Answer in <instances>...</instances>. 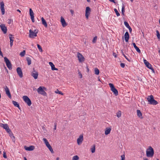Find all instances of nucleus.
Returning <instances> with one entry per match:
<instances>
[{
	"instance_id": "4c0bfd02",
	"label": "nucleus",
	"mask_w": 160,
	"mask_h": 160,
	"mask_svg": "<svg viewBox=\"0 0 160 160\" xmlns=\"http://www.w3.org/2000/svg\"><path fill=\"white\" fill-rule=\"evenodd\" d=\"M55 92L56 93L61 94L62 95H63V93L60 91H59L58 90H57L56 91H55Z\"/></svg>"
},
{
	"instance_id": "79ce46f5",
	"label": "nucleus",
	"mask_w": 160,
	"mask_h": 160,
	"mask_svg": "<svg viewBox=\"0 0 160 160\" xmlns=\"http://www.w3.org/2000/svg\"><path fill=\"white\" fill-rule=\"evenodd\" d=\"M157 36L158 39H160V34L158 30L156 31Z\"/></svg>"
},
{
	"instance_id": "680f3d73",
	"label": "nucleus",
	"mask_w": 160,
	"mask_h": 160,
	"mask_svg": "<svg viewBox=\"0 0 160 160\" xmlns=\"http://www.w3.org/2000/svg\"><path fill=\"white\" fill-rule=\"evenodd\" d=\"M17 11L19 12L20 13L21 12V11L19 9H17Z\"/></svg>"
},
{
	"instance_id": "5fc2aeb1",
	"label": "nucleus",
	"mask_w": 160,
	"mask_h": 160,
	"mask_svg": "<svg viewBox=\"0 0 160 160\" xmlns=\"http://www.w3.org/2000/svg\"><path fill=\"white\" fill-rule=\"evenodd\" d=\"M128 28L129 29V32H131L132 31V29L130 27H129Z\"/></svg>"
},
{
	"instance_id": "4d7b16f0",
	"label": "nucleus",
	"mask_w": 160,
	"mask_h": 160,
	"mask_svg": "<svg viewBox=\"0 0 160 160\" xmlns=\"http://www.w3.org/2000/svg\"><path fill=\"white\" fill-rule=\"evenodd\" d=\"M109 1L111 2H113L115 3V2L114 0H109Z\"/></svg>"
},
{
	"instance_id": "a878e982",
	"label": "nucleus",
	"mask_w": 160,
	"mask_h": 160,
	"mask_svg": "<svg viewBox=\"0 0 160 160\" xmlns=\"http://www.w3.org/2000/svg\"><path fill=\"white\" fill-rule=\"evenodd\" d=\"M132 44L133 45L134 47V48L138 52L140 53L141 52V51L140 49L136 45V44L135 43H132Z\"/></svg>"
},
{
	"instance_id": "09e8293b",
	"label": "nucleus",
	"mask_w": 160,
	"mask_h": 160,
	"mask_svg": "<svg viewBox=\"0 0 160 160\" xmlns=\"http://www.w3.org/2000/svg\"><path fill=\"white\" fill-rule=\"evenodd\" d=\"M120 66L121 67L123 68L125 67V64L123 63H121L120 64Z\"/></svg>"
},
{
	"instance_id": "a18cd8bd",
	"label": "nucleus",
	"mask_w": 160,
	"mask_h": 160,
	"mask_svg": "<svg viewBox=\"0 0 160 160\" xmlns=\"http://www.w3.org/2000/svg\"><path fill=\"white\" fill-rule=\"evenodd\" d=\"M122 53L124 57L126 58V59L128 61H130L128 59L127 57L123 53L122 51Z\"/></svg>"
},
{
	"instance_id": "f3484780",
	"label": "nucleus",
	"mask_w": 160,
	"mask_h": 160,
	"mask_svg": "<svg viewBox=\"0 0 160 160\" xmlns=\"http://www.w3.org/2000/svg\"><path fill=\"white\" fill-rule=\"evenodd\" d=\"M0 9L2 12V13L3 15L5 13V9L4 8V3L3 2H0Z\"/></svg>"
},
{
	"instance_id": "e2e57ef3",
	"label": "nucleus",
	"mask_w": 160,
	"mask_h": 160,
	"mask_svg": "<svg viewBox=\"0 0 160 160\" xmlns=\"http://www.w3.org/2000/svg\"><path fill=\"white\" fill-rule=\"evenodd\" d=\"M24 160H27V158L25 157L24 158Z\"/></svg>"
},
{
	"instance_id": "f03ea898",
	"label": "nucleus",
	"mask_w": 160,
	"mask_h": 160,
	"mask_svg": "<svg viewBox=\"0 0 160 160\" xmlns=\"http://www.w3.org/2000/svg\"><path fill=\"white\" fill-rule=\"evenodd\" d=\"M147 99L148 103L150 104L155 105L158 104V102L154 99L152 95L148 96L147 98Z\"/></svg>"
},
{
	"instance_id": "412c9836",
	"label": "nucleus",
	"mask_w": 160,
	"mask_h": 160,
	"mask_svg": "<svg viewBox=\"0 0 160 160\" xmlns=\"http://www.w3.org/2000/svg\"><path fill=\"white\" fill-rule=\"evenodd\" d=\"M9 38L10 40V45L11 47L13 44L14 37H12V35L10 34Z\"/></svg>"
},
{
	"instance_id": "f8f14e48",
	"label": "nucleus",
	"mask_w": 160,
	"mask_h": 160,
	"mask_svg": "<svg viewBox=\"0 0 160 160\" xmlns=\"http://www.w3.org/2000/svg\"><path fill=\"white\" fill-rule=\"evenodd\" d=\"M60 22L62 25L63 27H65L68 25V24L66 22L64 19L62 17H61L60 18Z\"/></svg>"
},
{
	"instance_id": "e433bc0d",
	"label": "nucleus",
	"mask_w": 160,
	"mask_h": 160,
	"mask_svg": "<svg viewBox=\"0 0 160 160\" xmlns=\"http://www.w3.org/2000/svg\"><path fill=\"white\" fill-rule=\"evenodd\" d=\"M37 47H38V49L39 51L41 52H42V50L41 47L39 44H37Z\"/></svg>"
},
{
	"instance_id": "3c124183",
	"label": "nucleus",
	"mask_w": 160,
	"mask_h": 160,
	"mask_svg": "<svg viewBox=\"0 0 160 160\" xmlns=\"http://www.w3.org/2000/svg\"><path fill=\"white\" fill-rule=\"evenodd\" d=\"M3 157L5 158H7V157L6 155V154L5 152H3Z\"/></svg>"
},
{
	"instance_id": "0eeeda50",
	"label": "nucleus",
	"mask_w": 160,
	"mask_h": 160,
	"mask_svg": "<svg viewBox=\"0 0 160 160\" xmlns=\"http://www.w3.org/2000/svg\"><path fill=\"white\" fill-rule=\"evenodd\" d=\"M83 140V134H81L77 139V144L78 145H81Z\"/></svg>"
},
{
	"instance_id": "864d4df0",
	"label": "nucleus",
	"mask_w": 160,
	"mask_h": 160,
	"mask_svg": "<svg viewBox=\"0 0 160 160\" xmlns=\"http://www.w3.org/2000/svg\"><path fill=\"white\" fill-rule=\"evenodd\" d=\"M56 127H57L56 123H54V130H55L56 129Z\"/></svg>"
},
{
	"instance_id": "aec40b11",
	"label": "nucleus",
	"mask_w": 160,
	"mask_h": 160,
	"mask_svg": "<svg viewBox=\"0 0 160 160\" xmlns=\"http://www.w3.org/2000/svg\"><path fill=\"white\" fill-rule=\"evenodd\" d=\"M124 38L125 41L127 42L128 41L129 39V34L128 32H126L124 35Z\"/></svg>"
},
{
	"instance_id": "7c9ffc66",
	"label": "nucleus",
	"mask_w": 160,
	"mask_h": 160,
	"mask_svg": "<svg viewBox=\"0 0 160 160\" xmlns=\"http://www.w3.org/2000/svg\"><path fill=\"white\" fill-rule=\"evenodd\" d=\"M12 103L15 106L18 107L19 109H20L19 104L17 102L15 101H12Z\"/></svg>"
},
{
	"instance_id": "5701e85b",
	"label": "nucleus",
	"mask_w": 160,
	"mask_h": 160,
	"mask_svg": "<svg viewBox=\"0 0 160 160\" xmlns=\"http://www.w3.org/2000/svg\"><path fill=\"white\" fill-rule=\"evenodd\" d=\"M49 65L51 66V69L52 70H58V69L55 67V66L54 64L51 62H49Z\"/></svg>"
},
{
	"instance_id": "6e6d98bb",
	"label": "nucleus",
	"mask_w": 160,
	"mask_h": 160,
	"mask_svg": "<svg viewBox=\"0 0 160 160\" xmlns=\"http://www.w3.org/2000/svg\"><path fill=\"white\" fill-rule=\"evenodd\" d=\"M113 56H114V57H115V58H116V57H117V56H116V54H115V53H113Z\"/></svg>"
},
{
	"instance_id": "20e7f679",
	"label": "nucleus",
	"mask_w": 160,
	"mask_h": 160,
	"mask_svg": "<svg viewBox=\"0 0 160 160\" xmlns=\"http://www.w3.org/2000/svg\"><path fill=\"white\" fill-rule=\"evenodd\" d=\"M46 88L44 87L40 86L37 89V92L39 94L45 95L46 94V93L44 91V89H46Z\"/></svg>"
},
{
	"instance_id": "6ab92c4d",
	"label": "nucleus",
	"mask_w": 160,
	"mask_h": 160,
	"mask_svg": "<svg viewBox=\"0 0 160 160\" xmlns=\"http://www.w3.org/2000/svg\"><path fill=\"white\" fill-rule=\"evenodd\" d=\"M35 148V147L33 146H30L29 147L25 146L24 147L25 149L28 151H31L33 150Z\"/></svg>"
},
{
	"instance_id": "58836bf2",
	"label": "nucleus",
	"mask_w": 160,
	"mask_h": 160,
	"mask_svg": "<svg viewBox=\"0 0 160 160\" xmlns=\"http://www.w3.org/2000/svg\"><path fill=\"white\" fill-rule=\"evenodd\" d=\"M121 112L120 111H118L117 113V116L119 118L121 116Z\"/></svg>"
},
{
	"instance_id": "69168bd1",
	"label": "nucleus",
	"mask_w": 160,
	"mask_h": 160,
	"mask_svg": "<svg viewBox=\"0 0 160 160\" xmlns=\"http://www.w3.org/2000/svg\"><path fill=\"white\" fill-rule=\"evenodd\" d=\"M36 89L35 88H33V90H34V91Z\"/></svg>"
},
{
	"instance_id": "f257e3e1",
	"label": "nucleus",
	"mask_w": 160,
	"mask_h": 160,
	"mask_svg": "<svg viewBox=\"0 0 160 160\" xmlns=\"http://www.w3.org/2000/svg\"><path fill=\"white\" fill-rule=\"evenodd\" d=\"M154 155L153 149L151 146H149L146 150V155L147 157L152 158Z\"/></svg>"
},
{
	"instance_id": "c03bdc74",
	"label": "nucleus",
	"mask_w": 160,
	"mask_h": 160,
	"mask_svg": "<svg viewBox=\"0 0 160 160\" xmlns=\"http://www.w3.org/2000/svg\"><path fill=\"white\" fill-rule=\"evenodd\" d=\"M13 22V20L11 19H8V23L9 24H11Z\"/></svg>"
},
{
	"instance_id": "1a4fd4ad",
	"label": "nucleus",
	"mask_w": 160,
	"mask_h": 160,
	"mask_svg": "<svg viewBox=\"0 0 160 160\" xmlns=\"http://www.w3.org/2000/svg\"><path fill=\"white\" fill-rule=\"evenodd\" d=\"M1 127L3 128L4 129L6 130L8 132H9L11 131L9 129L8 126L7 124H1L0 125Z\"/></svg>"
},
{
	"instance_id": "ea45409f",
	"label": "nucleus",
	"mask_w": 160,
	"mask_h": 160,
	"mask_svg": "<svg viewBox=\"0 0 160 160\" xmlns=\"http://www.w3.org/2000/svg\"><path fill=\"white\" fill-rule=\"evenodd\" d=\"M25 54V50H23L22 52H20V55L21 57L24 56Z\"/></svg>"
},
{
	"instance_id": "f704fd0d",
	"label": "nucleus",
	"mask_w": 160,
	"mask_h": 160,
	"mask_svg": "<svg viewBox=\"0 0 160 160\" xmlns=\"http://www.w3.org/2000/svg\"><path fill=\"white\" fill-rule=\"evenodd\" d=\"M125 12V7L124 5L123 4L122 6V12L123 15H124Z\"/></svg>"
},
{
	"instance_id": "dca6fc26",
	"label": "nucleus",
	"mask_w": 160,
	"mask_h": 160,
	"mask_svg": "<svg viewBox=\"0 0 160 160\" xmlns=\"http://www.w3.org/2000/svg\"><path fill=\"white\" fill-rule=\"evenodd\" d=\"M4 88L6 94L9 98H11V96L8 88L7 86H5Z\"/></svg>"
},
{
	"instance_id": "39448f33",
	"label": "nucleus",
	"mask_w": 160,
	"mask_h": 160,
	"mask_svg": "<svg viewBox=\"0 0 160 160\" xmlns=\"http://www.w3.org/2000/svg\"><path fill=\"white\" fill-rule=\"evenodd\" d=\"M109 87L111 88V90L116 96L118 94V92L117 90L115 88L113 84L111 83L109 84Z\"/></svg>"
},
{
	"instance_id": "c85d7f7f",
	"label": "nucleus",
	"mask_w": 160,
	"mask_h": 160,
	"mask_svg": "<svg viewBox=\"0 0 160 160\" xmlns=\"http://www.w3.org/2000/svg\"><path fill=\"white\" fill-rule=\"evenodd\" d=\"M91 152L92 153L95 152V145H93L91 148Z\"/></svg>"
},
{
	"instance_id": "8fccbe9b",
	"label": "nucleus",
	"mask_w": 160,
	"mask_h": 160,
	"mask_svg": "<svg viewBox=\"0 0 160 160\" xmlns=\"http://www.w3.org/2000/svg\"><path fill=\"white\" fill-rule=\"evenodd\" d=\"M78 73L79 76L80 77V78H82V74H81V73L80 72H79Z\"/></svg>"
},
{
	"instance_id": "b1692460",
	"label": "nucleus",
	"mask_w": 160,
	"mask_h": 160,
	"mask_svg": "<svg viewBox=\"0 0 160 160\" xmlns=\"http://www.w3.org/2000/svg\"><path fill=\"white\" fill-rule=\"evenodd\" d=\"M111 130V128H106L105 130V134L106 135H108L110 133Z\"/></svg>"
},
{
	"instance_id": "a19ab883",
	"label": "nucleus",
	"mask_w": 160,
	"mask_h": 160,
	"mask_svg": "<svg viewBox=\"0 0 160 160\" xmlns=\"http://www.w3.org/2000/svg\"><path fill=\"white\" fill-rule=\"evenodd\" d=\"M114 11L115 12L117 17H118L120 16V14L116 8L114 9Z\"/></svg>"
},
{
	"instance_id": "49530a36",
	"label": "nucleus",
	"mask_w": 160,
	"mask_h": 160,
	"mask_svg": "<svg viewBox=\"0 0 160 160\" xmlns=\"http://www.w3.org/2000/svg\"><path fill=\"white\" fill-rule=\"evenodd\" d=\"M121 160H125V156L124 155H122L121 156Z\"/></svg>"
},
{
	"instance_id": "ddd939ff",
	"label": "nucleus",
	"mask_w": 160,
	"mask_h": 160,
	"mask_svg": "<svg viewBox=\"0 0 160 160\" xmlns=\"http://www.w3.org/2000/svg\"><path fill=\"white\" fill-rule=\"evenodd\" d=\"M91 9L89 7H87L85 11V16L88 19V18L90 14Z\"/></svg>"
},
{
	"instance_id": "6e6552de",
	"label": "nucleus",
	"mask_w": 160,
	"mask_h": 160,
	"mask_svg": "<svg viewBox=\"0 0 160 160\" xmlns=\"http://www.w3.org/2000/svg\"><path fill=\"white\" fill-rule=\"evenodd\" d=\"M4 59L7 67L9 69H12V65L9 60L6 57L4 58Z\"/></svg>"
},
{
	"instance_id": "37998d69",
	"label": "nucleus",
	"mask_w": 160,
	"mask_h": 160,
	"mask_svg": "<svg viewBox=\"0 0 160 160\" xmlns=\"http://www.w3.org/2000/svg\"><path fill=\"white\" fill-rule=\"evenodd\" d=\"M124 24L125 26L128 28L130 27L128 23L126 22H124Z\"/></svg>"
},
{
	"instance_id": "a211bd4d",
	"label": "nucleus",
	"mask_w": 160,
	"mask_h": 160,
	"mask_svg": "<svg viewBox=\"0 0 160 160\" xmlns=\"http://www.w3.org/2000/svg\"><path fill=\"white\" fill-rule=\"evenodd\" d=\"M38 73L37 72L34 70L32 73V76L35 79H37L38 76Z\"/></svg>"
},
{
	"instance_id": "cd10ccee",
	"label": "nucleus",
	"mask_w": 160,
	"mask_h": 160,
	"mask_svg": "<svg viewBox=\"0 0 160 160\" xmlns=\"http://www.w3.org/2000/svg\"><path fill=\"white\" fill-rule=\"evenodd\" d=\"M43 140L47 147V146H48L50 145L49 143V142H48V140H47V139L46 138H43Z\"/></svg>"
},
{
	"instance_id": "4be33fe9",
	"label": "nucleus",
	"mask_w": 160,
	"mask_h": 160,
	"mask_svg": "<svg viewBox=\"0 0 160 160\" xmlns=\"http://www.w3.org/2000/svg\"><path fill=\"white\" fill-rule=\"evenodd\" d=\"M41 20L42 21V24L45 27L47 28L48 27V24L46 20H45L44 18L43 17L41 18Z\"/></svg>"
},
{
	"instance_id": "bb28decb",
	"label": "nucleus",
	"mask_w": 160,
	"mask_h": 160,
	"mask_svg": "<svg viewBox=\"0 0 160 160\" xmlns=\"http://www.w3.org/2000/svg\"><path fill=\"white\" fill-rule=\"evenodd\" d=\"M145 65L148 68L151 70L153 72H154V70L152 68L151 65L149 62H148Z\"/></svg>"
},
{
	"instance_id": "393cba45",
	"label": "nucleus",
	"mask_w": 160,
	"mask_h": 160,
	"mask_svg": "<svg viewBox=\"0 0 160 160\" xmlns=\"http://www.w3.org/2000/svg\"><path fill=\"white\" fill-rule=\"evenodd\" d=\"M137 116L138 117L141 119L142 118V114L139 110H137Z\"/></svg>"
},
{
	"instance_id": "603ef678",
	"label": "nucleus",
	"mask_w": 160,
	"mask_h": 160,
	"mask_svg": "<svg viewBox=\"0 0 160 160\" xmlns=\"http://www.w3.org/2000/svg\"><path fill=\"white\" fill-rule=\"evenodd\" d=\"M70 12L71 14L72 15L74 14V11L72 9H71L70 10Z\"/></svg>"
},
{
	"instance_id": "9b49d317",
	"label": "nucleus",
	"mask_w": 160,
	"mask_h": 160,
	"mask_svg": "<svg viewBox=\"0 0 160 160\" xmlns=\"http://www.w3.org/2000/svg\"><path fill=\"white\" fill-rule=\"evenodd\" d=\"M77 57L79 62H82L84 61L85 59L84 57L79 52L77 53Z\"/></svg>"
},
{
	"instance_id": "4468645a",
	"label": "nucleus",
	"mask_w": 160,
	"mask_h": 160,
	"mask_svg": "<svg viewBox=\"0 0 160 160\" xmlns=\"http://www.w3.org/2000/svg\"><path fill=\"white\" fill-rule=\"evenodd\" d=\"M16 70L17 73L19 77L20 78H22L23 77V75L22 72L21 68L20 67H18L17 68Z\"/></svg>"
},
{
	"instance_id": "bf43d9fd",
	"label": "nucleus",
	"mask_w": 160,
	"mask_h": 160,
	"mask_svg": "<svg viewBox=\"0 0 160 160\" xmlns=\"http://www.w3.org/2000/svg\"><path fill=\"white\" fill-rule=\"evenodd\" d=\"M87 72H88L89 71V69L87 67Z\"/></svg>"
},
{
	"instance_id": "0e129e2a",
	"label": "nucleus",
	"mask_w": 160,
	"mask_h": 160,
	"mask_svg": "<svg viewBox=\"0 0 160 160\" xmlns=\"http://www.w3.org/2000/svg\"><path fill=\"white\" fill-rule=\"evenodd\" d=\"M88 2H89L91 0H87Z\"/></svg>"
},
{
	"instance_id": "052dcab7",
	"label": "nucleus",
	"mask_w": 160,
	"mask_h": 160,
	"mask_svg": "<svg viewBox=\"0 0 160 160\" xmlns=\"http://www.w3.org/2000/svg\"><path fill=\"white\" fill-rule=\"evenodd\" d=\"M59 159H60L59 157L57 158L56 159V160H59Z\"/></svg>"
},
{
	"instance_id": "13d9d810",
	"label": "nucleus",
	"mask_w": 160,
	"mask_h": 160,
	"mask_svg": "<svg viewBox=\"0 0 160 160\" xmlns=\"http://www.w3.org/2000/svg\"><path fill=\"white\" fill-rule=\"evenodd\" d=\"M143 160H149L148 158H143Z\"/></svg>"
},
{
	"instance_id": "c9c22d12",
	"label": "nucleus",
	"mask_w": 160,
	"mask_h": 160,
	"mask_svg": "<svg viewBox=\"0 0 160 160\" xmlns=\"http://www.w3.org/2000/svg\"><path fill=\"white\" fill-rule=\"evenodd\" d=\"M97 37L95 36L93 39L92 40V42L93 43H95L96 42L97 39Z\"/></svg>"
},
{
	"instance_id": "72a5a7b5",
	"label": "nucleus",
	"mask_w": 160,
	"mask_h": 160,
	"mask_svg": "<svg viewBox=\"0 0 160 160\" xmlns=\"http://www.w3.org/2000/svg\"><path fill=\"white\" fill-rule=\"evenodd\" d=\"M95 73L96 75H98L99 73V70L97 68H95L94 69Z\"/></svg>"
},
{
	"instance_id": "2eb2a0df",
	"label": "nucleus",
	"mask_w": 160,
	"mask_h": 160,
	"mask_svg": "<svg viewBox=\"0 0 160 160\" xmlns=\"http://www.w3.org/2000/svg\"><path fill=\"white\" fill-rule=\"evenodd\" d=\"M29 14L31 17V18L32 22H34V13L31 8L29 9Z\"/></svg>"
},
{
	"instance_id": "473e14b6",
	"label": "nucleus",
	"mask_w": 160,
	"mask_h": 160,
	"mask_svg": "<svg viewBox=\"0 0 160 160\" xmlns=\"http://www.w3.org/2000/svg\"><path fill=\"white\" fill-rule=\"evenodd\" d=\"M79 157L78 155H75L72 158V160H79Z\"/></svg>"
},
{
	"instance_id": "774afa93",
	"label": "nucleus",
	"mask_w": 160,
	"mask_h": 160,
	"mask_svg": "<svg viewBox=\"0 0 160 160\" xmlns=\"http://www.w3.org/2000/svg\"><path fill=\"white\" fill-rule=\"evenodd\" d=\"M158 52L160 53V50H159V51H158Z\"/></svg>"
},
{
	"instance_id": "2f4dec72",
	"label": "nucleus",
	"mask_w": 160,
	"mask_h": 160,
	"mask_svg": "<svg viewBox=\"0 0 160 160\" xmlns=\"http://www.w3.org/2000/svg\"><path fill=\"white\" fill-rule=\"evenodd\" d=\"M47 147L48 148V149L52 153H53L54 152L51 146L50 145L48 146H47Z\"/></svg>"
},
{
	"instance_id": "de8ad7c7",
	"label": "nucleus",
	"mask_w": 160,
	"mask_h": 160,
	"mask_svg": "<svg viewBox=\"0 0 160 160\" xmlns=\"http://www.w3.org/2000/svg\"><path fill=\"white\" fill-rule=\"evenodd\" d=\"M143 62H144V63L145 64V65H146L147 63H148V62H149L146 59H144Z\"/></svg>"
},
{
	"instance_id": "423d86ee",
	"label": "nucleus",
	"mask_w": 160,
	"mask_h": 160,
	"mask_svg": "<svg viewBox=\"0 0 160 160\" xmlns=\"http://www.w3.org/2000/svg\"><path fill=\"white\" fill-rule=\"evenodd\" d=\"M24 101L27 104L28 106L31 105V102L30 99L27 96H24L22 97Z\"/></svg>"
},
{
	"instance_id": "338daca9",
	"label": "nucleus",
	"mask_w": 160,
	"mask_h": 160,
	"mask_svg": "<svg viewBox=\"0 0 160 160\" xmlns=\"http://www.w3.org/2000/svg\"><path fill=\"white\" fill-rule=\"evenodd\" d=\"M159 24H160V19H159Z\"/></svg>"
},
{
	"instance_id": "c756f323",
	"label": "nucleus",
	"mask_w": 160,
	"mask_h": 160,
	"mask_svg": "<svg viewBox=\"0 0 160 160\" xmlns=\"http://www.w3.org/2000/svg\"><path fill=\"white\" fill-rule=\"evenodd\" d=\"M26 60L28 62V65H30L31 63V60L30 58L29 57H27L26 58Z\"/></svg>"
},
{
	"instance_id": "7ed1b4c3",
	"label": "nucleus",
	"mask_w": 160,
	"mask_h": 160,
	"mask_svg": "<svg viewBox=\"0 0 160 160\" xmlns=\"http://www.w3.org/2000/svg\"><path fill=\"white\" fill-rule=\"evenodd\" d=\"M38 32L37 29H35L34 31L30 29L29 30V37L30 38H33L37 36V34Z\"/></svg>"
},
{
	"instance_id": "9d476101",
	"label": "nucleus",
	"mask_w": 160,
	"mask_h": 160,
	"mask_svg": "<svg viewBox=\"0 0 160 160\" xmlns=\"http://www.w3.org/2000/svg\"><path fill=\"white\" fill-rule=\"evenodd\" d=\"M0 27L3 33L6 34L7 32V29L5 25L3 24H1L0 25Z\"/></svg>"
}]
</instances>
